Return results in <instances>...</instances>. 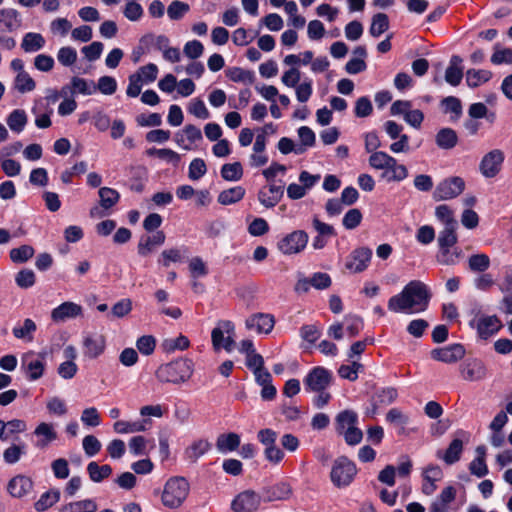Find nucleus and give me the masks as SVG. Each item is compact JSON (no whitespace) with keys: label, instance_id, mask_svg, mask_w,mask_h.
Wrapping results in <instances>:
<instances>
[{"label":"nucleus","instance_id":"nucleus-1","mask_svg":"<svg viewBox=\"0 0 512 512\" xmlns=\"http://www.w3.org/2000/svg\"><path fill=\"white\" fill-rule=\"evenodd\" d=\"M430 298L427 286L419 280H413L389 299L388 309L393 313H420L427 309Z\"/></svg>","mask_w":512,"mask_h":512},{"label":"nucleus","instance_id":"nucleus-2","mask_svg":"<svg viewBox=\"0 0 512 512\" xmlns=\"http://www.w3.org/2000/svg\"><path fill=\"white\" fill-rule=\"evenodd\" d=\"M193 371L194 365L190 359L179 358L160 365L155 372V377L161 383L180 385L191 378Z\"/></svg>","mask_w":512,"mask_h":512},{"label":"nucleus","instance_id":"nucleus-3","mask_svg":"<svg viewBox=\"0 0 512 512\" xmlns=\"http://www.w3.org/2000/svg\"><path fill=\"white\" fill-rule=\"evenodd\" d=\"M190 485L183 477L170 478L163 489L162 504L170 509L179 508L188 497Z\"/></svg>","mask_w":512,"mask_h":512},{"label":"nucleus","instance_id":"nucleus-4","mask_svg":"<svg viewBox=\"0 0 512 512\" xmlns=\"http://www.w3.org/2000/svg\"><path fill=\"white\" fill-rule=\"evenodd\" d=\"M357 474L356 465L347 457H338L332 464L330 479L337 488L349 486Z\"/></svg>","mask_w":512,"mask_h":512},{"label":"nucleus","instance_id":"nucleus-5","mask_svg":"<svg viewBox=\"0 0 512 512\" xmlns=\"http://www.w3.org/2000/svg\"><path fill=\"white\" fill-rule=\"evenodd\" d=\"M211 342L215 351L231 352L236 346L234 324L229 320L219 321L211 332Z\"/></svg>","mask_w":512,"mask_h":512},{"label":"nucleus","instance_id":"nucleus-6","mask_svg":"<svg viewBox=\"0 0 512 512\" xmlns=\"http://www.w3.org/2000/svg\"><path fill=\"white\" fill-rule=\"evenodd\" d=\"M308 239L304 230H295L279 240L277 248L284 255L298 254L305 249Z\"/></svg>","mask_w":512,"mask_h":512},{"label":"nucleus","instance_id":"nucleus-7","mask_svg":"<svg viewBox=\"0 0 512 512\" xmlns=\"http://www.w3.org/2000/svg\"><path fill=\"white\" fill-rule=\"evenodd\" d=\"M465 189V181L458 176L450 177L441 181L433 192L435 201L454 199Z\"/></svg>","mask_w":512,"mask_h":512},{"label":"nucleus","instance_id":"nucleus-8","mask_svg":"<svg viewBox=\"0 0 512 512\" xmlns=\"http://www.w3.org/2000/svg\"><path fill=\"white\" fill-rule=\"evenodd\" d=\"M332 379V374L329 370L323 367L313 368L304 378V388L308 392H316L326 390Z\"/></svg>","mask_w":512,"mask_h":512},{"label":"nucleus","instance_id":"nucleus-9","mask_svg":"<svg viewBox=\"0 0 512 512\" xmlns=\"http://www.w3.org/2000/svg\"><path fill=\"white\" fill-rule=\"evenodd\" d=\"M505 156L502 150L493 149L486 153L480 163L479 171L485 178L495 177L501 170Z\"/></svg>","mask_w":512,"mask_h":512},{"label":"nucleus","instance_id":"nucleus-10","mask_svg":"<svg viewBox=\"0 0 512 512\" xmlns=\"http://www.w3.org/2000/svg\"><path fill=\"white\" fill-rule=\"evenodd\" d=\"M21 369L30 381L40 379L45 370L44 357L35 356L33 352L25 353L21 359Z\"/></svg>","mask_w":512,"mask_h":512},{"label":"nucleus","instance_id":"nucleus-11","mask_svg":"<svg viewBox=\"0 0 512 512\" xmlns=\"http://www.w3.org/2000/svg\"><path fill=\"white\" fill-rule=\"evenodd\" d=\"M262 501V496L253 490H245L239 493L231 503L234 512H255Z\"/></svg>","mask_w":512,"mask_h":512},{"label":"nucleus","instance_id":"nucleus-12","mask_svg":"<svg viewBox=\"0 0 512 512\" xmlns=\"http://www.w3.org/2000/svg\"><path fill=\"white\" fill-rule=\"evenodd\" d=\"M471 325L476 327L478 336L484 340L497 333L502 327L500 319L495 315L480 316L473 320Z\"/></svg>","mask_w":512,"mask_h":512},{"label":"nucleus","instance_id":"nucleus-13","mask_svg":"<svg viewBox=\"0 0 512 512\" xmlns=\"http://www.w3.org/2000/svg\"><path fill=\"white\" fill-rule=\"evenodd\" d=\"M83 308L81 305L66 301L51 311V319L55 323H64L67 320L82 316Z\"/></svg>","mask_w":512,"mask_h":512},{"label":"nucleus","instance_id":"nucleus-14","mask_svg":"<svg viewBox=\"0 0 512 512\" xmlns=\"http://www.w3.org/2000/svg\"><path fill=\"white\" fill-rule=\"evenodd\" d=\"M372 251L368 248H358L348 257L345 267L352 273L363 272L370 262Z\"/></svg>","mask_w":512,"mask_h":512},{"label":"nucleus","instance_id":"nucleus-15","mask_svg":"<svg viewBox=\"0 0 512 512\" xmlns=\"http://www.w3.org/2000/svg\"><path fill=\"white\" fill-rule=\"evenodd\" d=\"M165 239L166 236L163 231H156L151 235L141 236L137 245L138 254L142 257L149 256L155 251L157 247H160L164 244Z\"/></svg>","mask_w":512,"mask_h":512},{"label":"nucleus","instance_id":"nucleus-16","mask_svg":"<svg viewBox=\"0 0 512 512\" xmlns=\"http://www.w3.org/2000/svg\"><path fill=\"white\" fill-rule=\"evenodd\" d=\"M106 339L101 334H89L83 339V354L89 359L99 357L105 350Z\"/></svg>","mask_w":512,"mask_h":512},{"label":"nucleus","instance_id":"nucleus-17","mask_svg":"<svg viewBox=\"0 0 512 512\" xmlns=\"http://www.w3.org/2000/svg\"><path fill=\"white\" fill-rule=\"evenodd\" d=\"M465 350L459 344L449 345L443 348L434 349L431 351L433 359L445 363H454L463 358Z\"/></svg>","mask_w":512,"mask_h":512},{"label":"nucleus","instance_id":"nucleus-18","mask_svg":"<svg viewBox=\"0 0 512 512\" xmlns=\"http://www.w3.org/2000/svg\"><path fill=\"white\" fill-rule=\"evenodd\" d=\"M33 434L37 437L35 446L41 450L47 448L53 441L57 439V432L51 423L41 422L35 428Z\"/></svg>","mask_w":512,"mask_h":512},{"label":"nucleus","instance_id":"nucleus-19","mask_svg":"<svg viewBox=\"0 0 512 512\" xmlns=\"http://www.w3.org/2000/svg\"><path fill=\"white\" fill-rule=\"evenodd\" d=\"M484 363L478 359L467 361L461 368V375L467 381H481L486 377Z\"/></svg>","mask_w":512,"mask_h":512},{"label":"nucleus","instance_id":"nucleus-20","mask_svg":"<svg viewBox=\"0 0 512 512\" xmlns=\"http://www.w3.org/2000/svg\"><path fill=\"white\" fill-rule=\"evenodd\" d=\"M283 187L270 184L267 188H263L258 193L259 202L266 208L276 206L283 196Z\"/></svg>","mask_w":512,"mask_h":512},{"label":"nucleus","instance_id":"nucleus-21","mask_svg":"<svg viewBox=\"0 0 512 512\" xmlns=\"http://www.w3.org/2000/svg\"><path fill=\"white\" fill-rule=\"evenodd\" d=\"M246 327L257 333H269L274 327V319L269 314H255L246 320Z\"/></svg>","mask_w":512,"mask_h":512},{"label":"nucleus","instance_id":"nucleus-22","mask_svg":"<svg viewBox=\"0 0 512 512\" xmlns=\"http://www.w3.org/2000/svg\"><path fill=\"white\" fill-rule=\"evenodd\" d=\"M21 26V18L17 10L4 8L0 10V31L13 32Z\"/></svg>","mask_w":512,"mask_h":512},{"label":"nucleus","instance_id":"nucleus-23","mask_svg":"<svg viewBox=\"0 0 512 512\" xmlns=\"http://www.w3.org/2000/svg\"><path fill=\"white\" fill-rule=\"evenodd\" d=\"M462 58L453 55L450 58L449 65L445 70V81L451 86H458L463 78Z\"/></svg>","mask_w":512,"mask_h":512},{"label":"nucleus","instance_id":"nucleus-24","mask_svg":"<svg viewBox=\"0 0 512 512\" xmlns=\"http://www.w3.org/2000/svg\"><path fill=\"white\" fill-rule=\"evenodd\" d=\"M212 445L206 439H197L193 441L186 449H185V457L191 463H196L199 458L204 456L210 449Z\"/></svg>","mask_w":512,"mask_h":512},{"label":"nucleus","instance_id":"nucleus-25","mask_svg":"<svg viewBox=\"0 0 512 512\" xmlns=\"http://www.w3.org/2000/svg\"><path fill=\"white\" fill-rule=\"evenodd\" d=\"M33 487L32 480L26 476L18 475L8 483V491L13 497L21 498Z\"/></svg>","mask_w":512,"mask_h":512},{"label":"nucleus","instance_id":"nucleus-26","mask_svg":"<svg viewBox=\"0 0 512 512\" xmlns=\"http://www.w3.org/2000/svg\"><path fill=\"white\" fill-rule=\"evenodd\" d=\"M240 446V436L230 432L220 434L216 439V449L221 454L235 451Z\"/></svg>","mask_w":512,"mask_h":512},{"label":"nucleus","instance_id":"nucleus-27","mask_svg":"<svg viewBox=\"0 0 512 512\" xmlns=\"http://www.w3.org/2000/svg\"><path fill=\"white\" fill-rule=\"evenodd\" d=\"M463 451V442L460 439H454L448 448L442 452L438 451L436 456L442 459L446 464L452 465L460 460Z\"/></svg>","mask_w":512,"mask_h":512},{"label":"nucleus","instance_id":"nucleus-28","mask_svg":"<svg viewBox=\"0 0 512 512\" xmlns=\"http://www.w3.org/2000/svg\"><path fill=\"white\" fill-rule=\"evenodd\" d=\"M435 142L440 149L450 150L457 145L458 136L452 128H442L436 133Z\"/></svg>","mask_w":512,"mask_h":512},{"label":"nucleus","instance_id":"nucleus-29","mask_svg":"<svg viewBox=\"0 0 512 512\" xmlns=\"http://www.w3.org/2000/svg\"><path fill=\"white\" fill-rule=\"evenodd\" d=\"M148 424H150L148 419L134 422L119 420L114 423L113 428L118 434H130L145 431Z\"/></svg>","mask_w":512,"mask_h":512},{"label":"nucleus","instance_id":"nucleus-30","mask_svg":"<svg viewBox=\"0 0 512 512\" xmlns=\"http://www.w3.org/2000/svg\"><path fill=\"white\" fill-rule=\"evenodd\" d=\"M266 148L265 140L263 136H256L253 153L250 155L249 161L252 167H261L268 162V157L264 153Z\"/></svg>","mask_w":512,"mask_h":512},{"label":"nucleus","instance_id":"nucleus-31","mask_svg":"<svg viewBox=\"0 0 512 512\" xmlns=\"http://www.w3.org/2000/svg\"><path fill=\"white\" fill-rule=\"evenodd\" d=\"M36 329V323L32 319L26 318L21 326H15L12 329V333L16 339L32 342Z\"/></svg>","mask_w":512,"mask_h":512},{"label":"nucleus","instance_id":"nucleus-32","mask_svg":"<svg viewBox=\"0 0 512 512\" xmlns=\"http://www.w3.org/2000/svg\"><path fill=\"white\" fill-rule=\"evenodd\" d=\"M45 45V39L40 33H26L21 42V48L29 53L42 49Z\"/></svg>","mask_w":512,"mask_h":512},{"label":"nucleus","instance_id":"nucleus-33","mask_svg":"<svg viewBox=\"0 0 512 512\" xmlns=\"http://www.w3.org/2000/svg\"><path fill=\"white\" fill-rule=\"evenodd\" d=\"M244 196L245 189L241 186H235L220 192L217 200L221 205H231L242 200Z\"/></svg>","mask_w":512,"mask_h":512},{"label":"nucleus","instance_id":"nucleus-34","mask_svg":"<svg viewBox=\"0 0 512 512\" xmlns=\"http://www.w3.org/2000/svg\"><path fill=\"white\" fill-rule=\"evenodd\" d=\"M60 499L59 489H50L43 493L40 498L35 502L34 507L37 511L43 512L52 507Z\"/></svg>","mask_w":512,"mask_h":512},{"label":"nucleus","instance_id":"nucleus-35","mask_svg":"<svg viewBox=\"0 0 512 512\" xmlns=\"http://www.w3.org/2000/svg\"><path fill=\"white\" fill-rule=\"evenodd\" d=\"M291 489L287 484H279L272 488L265 490L262 500L266 502H272L277 500H283L289 497Z\"/></svg>","mask_w":512,"mask_h":512},{"label":"nucleus","instance_id":"nucleus-36","mask_svg":"<svg viewBox=\"0 0 512 512\" xmlns=\"http://www.w3.org/2000/svg\"><path fill=\"white\" fill-rule=\"evenodd\" d=\"M97 504L91 499L70 502L63 505L60 512H96Z\"/></svg>","mask_w":512,"mask_h":512},{"label":"nucleus","instance_id":"nucleus-37","mask_svg":"<svg viewBox=\"0 0 512 512\" xmlns=\"http://www.w3.org/2000/svg\"><path fill=\"white\" fill-rule=\"evenodd\" d=\"M386 420L394 425L399 427V434L405 433V426L409 424L410 418L407 414L403 413L398 408L390 409L386 414Z\"/></svg>","mask_w":512,"mask_h":512},{"label":"nucleus","instance_id":"nucleus-38","mask_svg":"<svg viewBox=\"0 0 512 512\" xmlns=\"http://www.w3.org/2000/svg\"><path fill=\"white\" fill-rule=\"evenodd\" d=\"M87 472L90 479L93 482H101L105 478H108L112 474V468L110 465L99 466L97 462H90L87 466Z\"/></svg>","mask_w":512,"mask_h":512},{"label":"nucleus","instance_id":"nucleus-39","mask_svg":"<svg viewBox=\"0 0 512 512\" xmlns=\"http://www.w3.org/2000/svg\"><path fill=\"white\" fill-rule=\"evenodd\" d=\"M394 163V157L390 156L386 152L376 151L371 153L369 157V165L377 170H386L390 164Z\"/></svg>","mask_w":512,"mask_h":512},{"label":"nucleus","instance_id":"nucleus-40","mask_svg":"<svg viewBox=\"0 0 512 512\" xmlns=\"http://www.w3.org/2000/svg\"><path fill=\"white\" fill-rule=\"evenodd\" d=\"M441 106L444 113H451V120H458L462 115V104L460 99L454 96H448L441 100Z\"/></svg>","mask_w":512,"mask_h":512},{"label":"nucleus","instance_id":"nucleus-41","mask_svg":"<svg viewBox=\"0 0 512 512\" xmlns=\"http://www.w3.org/2000/svg\"><path fill=\"white\" fill-rule=\"evenodd\" d=\"M492 77V73L489 70H475L469 69L466 72V82L469 87L475 88L489 81Z\"/></svg>","mask_w":512,"mask_h":512},{"label":"nucleus","instance_id":"nucleus-42","mask_svg":"<svg viewBox=\"0 0 512 512\" xmlns=\"http://www.w3.org/2000/svg\"><path fill=\"white\" fill-rule=\"evenodd\" d=\"M190 341L184 335H179L176 338H168L163 340L161 347L166 353H173L176 350H185L189 347Z\"/></svg>","mask_w":512,"mask_h":512},{"label":"nucleus","instance_id":"nucleus-43","mask_svg":"<svg viewBox=\"0 0 512 512\" xmlns=\"http://www.w3.org/2000/svg\"><path fill=\"white\" fill-rule=\"evenodd\" d=\"M358 416L351 410H345L339 413L336 417V428L339 433H342L348 428L356 425Z\"/></svg>","mask_w":512,"mask_h":512},{"label":"nucleus","instance_id":"nucleus-44","mask_svg":"<svg viewBox=\"0 0 512 512\" xmlns=\"http://www.w3.org/2000/svg\"><path fill=\"white\" fill-rule=\"evenodd\" d=\"M456 229L457 226H446L440 231L437 239L439 248H451L457 243Z\"/></svg>","mask_w":512,"mask_h":512},{"label":"nucleus","instance_id":"nucleus-45","mask_svg":"<svg viewBox=\"0 0 512 512\" xmlns=\"http://www.w3.org/2000/svg\"><path fill=\"white\" fill-rule=\"evenodd\" d=\"M468 266L472 272L483 273L490 267V258L483 253L473 254L468 258Z\"/></svg>","mask_w":512,"mask_h":512},{"label":"nucleus","instance_id":"nucleus-46","mask_svg":"<svg viewBox=\"0 0 512 512\" xmlns=\"http://www.w3.org/2000/svg\"><path fill=\"white\" fill-rule=\"evenodd\" d=\"M98 195L100 198V205L104 209H110L120 199L119 193L115 189L109 187L100 188L98 191Z\"/></svg>","mask_w":512,"mask_h":512},{"label":"nucleus","instance_id":"nucleus-47","mask_svg":"<svg viewBox=\"0 0 512 512\" xmlns=\"http://www.w3.org/2000/svg\"><path fill=\"white\" fill-rule=\"evenodd\" d=\"M408 176V170L405 165L399 164L394 158V163L390 164L387 171L383 174L388 181L399 182L406 179Z\"/></svg>","mask_w":512,"mask_h":512},{"label":"nucleus","instance_id":"nucleus-48","mask_svg":"<svg viewBox=\"0 0 512 512\" xmlns=\"http://www.w3.org/2000/svg\"><path fill=\"white\" fill-rule=\"evenodd\" d=\"M389 28L388 16L384 13H377L372 18V23L369 29L373 37H379Z\"/></svg>","mask_w":512,"mask_h":512},{"label":"nucleus","instance_id":"nucleus-49","mask_svg":"<svg viewBox=\"0 0 512 512\" xmlns=\"http://www.w3.org/2000/svg\"><path fill=\"white\" fill-rule=\"evenodd\" d=\"M221 176L226 181H238L243 176V168L240 162L227 163L221 167Z\"/></svg>","mask_w":512,"mask_h":512},{"label":"nucleus","instance_id":"nucleus-50","mask_svg":"<svg viewBox=\"0 0 512 512\" xmlns=\"http://www.w3.org/2000/svg\"><path fill=\"white\" fill-rule=\"evenodd\" d=\"M228 78L233 82H239L243 84H252L255 76L252 71L245 70L240 67H234L227 71Z\"/></svg>","mask_w":512,"mask_h":512},{"label":"nucleus","instance_id":"nucleus-51","mask_svg":"<svg viewBox=\"0 0 512 512\" xmlns=\"http://www.w3.org/2000/svg\"><path fill=\"white\" fill-rule=\"evenodd\" d=\"M3 432L6 434V441L12 436L23 433L27 430V424L25 421L20 419H12L10 421H3Z\"/></svg>","mask_w":512,"mask_h":512},{"label":"nucleus","instance_id":"nucleus-52","mask_svg":"<svg viewBox=\"0 0 512 512\" xmlns=\"http://www.w3.org/2000/svg\"><path fill=\"white\" fill-rule=\"evenodd\" d=\"M27 123V116L23 110H14L7 118V124L12 131L21 132Z\"/></svg>","mask_w":512,"mask_h":512},{"label":"nucleus","instance_id":"nucleus-53","mask_svg":"<svg viewBox=\"0 0 512 512\" xmlns=\"http://www.w3.org/2000/svg\"><path fill=\"white\" fill-rule=\"evenodd\" d=\"M436 218L446 226H458V222L454 218L453 211L448 205L442 204L435 209Z\"/></svg>","mask_w":512,"mask_h":512},{"label":"nucleus","instance_id":"nucleus-54","mask_svg":"<svg viewBox=\"0 0 512 512\" xmlns=\"http://www.w3.org/2000/svg\"><path fill=\"white\" fill-rule=\"evenodd\" d=\"M72 93H80L83 95H91L96 91V86L93 81H86L85 79L74 77L71 81Z\"/></svg>","mask_w":512,"mask_h":512},{"label":"nucleus","instance_id":"nucleus-55","mask_svg":"<svg viewBox=\"0 0 512 512\" xmlns=\"http://www.w3.org/2000/svg\"><path fill=\"white\" fill-rule=\"evenodd\" d=\"M25 453V446L19 444H11L3 452V459L7 464L17 463Z\"/></svg>","mask_w":512,"mask_h":512},{"label":"nucleus","instance_id":"nucleus-56","mask_svg":"<svg viewBox=\"0 0 512 512\" xmlns=\"http://www.w3.org/2000/svg\"><path fill=\"white\" fill-rule=\"evenodd\" d=\"M298 136L302 145L295 149L297 154H301L305 151L303 146L311 147L315 144V134L307 126H302L298 129Z\"/></svg>","mask_w":512,"mask_h":512},{"label":"nucleus","instance_id":"nucleus-57","mask_svg":"<svg viewBox=\"0 0 512 512\" xmlns=\"http://www.w3.org/2000/svg\"><path fill=\"white\" fill-rule=\"evenodd\" d=\"M36 83L29 73H18L15 78V88L21 93L31 92L35 89Z\"/></svg>","mask_w":512,"mask_h":512},{"label":"nucleus","instance_id":"nucleus-58","mask_svg":"<svg viewBox=\"0 0 512 512\" xmlns=\"http://www.w3.org/2000/svg\"><path fill=\"white\" fill-rule=\"evenodd\" d=\"M34 254V249L29 245H22L10 251V258L15 263H24Z\"/></svg>","mask_w":512,"mask_h":512},{"label":"nucleus","instance_id":"nucleus-59","mask_svg":"<svg viewBox=\"0 0 512 512\" xmlns=\"http://www.w3.org/2000/svg\"><path fill=\"white\" fill-rule=\"evenodd\" d=\"M189 9L190 7L187 3L174 0L168 6L167 14L171 20H179L189 11Z\"/></svg>","mask_w":512,"mask_h":512},{"label":"nucleus","instance_id":"nucleus-60","mask_svg":"<svg viewBox=\"0 0 512 512\" xmlns=\"http://www.w3.org/2000/svg\"><path fill=\"white\" fill-rule=\"evenodd\" d=\"M182 260L181 250L179 248H170L161 252L158 263L163 267H169L171 263H177Z\"/></svg>","mask_w":512,"mask_h":512},{"label":"nucleus","instance_id":"nucleus-61","mask_svg":"<svg viewBox=\"0 0 512 512\" xmlns=\"http://www.w3.org/2000/svg\"><path fill=\"white\" fill-rule=\"evenodd\" d=\"M491 62L495 65L512 64V49L501 48L496 45L491 56Z\"/></svg>","mask_w":512,"mask_h":512},{"label":"nucleus","instance_id":"nucleus-62","mask_svg":"<svg viewBox=\"0 0 512 512\" xmlns=\"http://www.w3.org/2000/svg\"><path fill=\"white\" fill-rule=\"evenodd\" d=\"M309 283L317 290H325L331 286L332 280L327 273L316 272L309 277Z\"/></svg>","mask_w":512,"mask_h":512},{"label":"nucleus","instance_id":"nucleus-63","mask_svg":"<svg viewBox=\"0 0 512 512\" xmlns=\"http://www.w3.org/2000/svg\"><path fill=\"white\" fill-rule=\"evenodd\" d=\"M135 75H139V78L143 81V83H151L156 80L158 75V67L149 63L145 66L140 67Z\"/></svg>","mask_w":512,"mask_h":512},{"label":"nucleus","instance_id":"nucleus-64","mask_svg":"<svg viewBox=\"0 0 512 512\" xmlns=\"http://www.w3.org/2000/svg\"><path fill=\"white\" fill-rule=\"evenodd\" d=\"M207 172V167L204 160L195 158L189 165L188 176L191 180H198L203 177Z\"/></svg>","mask_w":512,"mask_h":512}]
</instances>
